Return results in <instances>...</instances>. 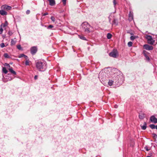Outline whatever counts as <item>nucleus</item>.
<instances>
[{"mask_svg": "<svg viewBox=\"0 0 157 157\" xmlns=\"http://www.w3.org/2000/svg\"><path fill=\"white\" fill-rule=\"evenodd\" d=\"M13 34V33L11 31H9L8 32V34L9 35V36H11Z\"/></svg>", "mask_w": 157, "mask_h": 157, "instance_id": "7c9ffc66", "label": "nucleus"}, {"mask_svg": "<svg viewBox=\"0 0 157 157\" xmlns=\"http://www.w3.org/2000/svg\"><path fill=\"white\" fill-rule=\"evenodd\" d=\"M53 26L52 25H49L48 26V29H50V28H53Z\"/></svg>", "mask_w": 157, "mask_h": 157, "instance_id": "f704fd0d", "label": "nucleus"}, {"mask_svg": "<svg viewBox=\"0 0 157 157\" xmlns=\"http://www.w3.org/2000/svg\"><path fill=\"white\" fill-rule=\"evenodd\" d=\"M145 38L147 39L148 44L152 45L154 43L155 40H153L151 36L146 35L145 36Z\"/></svg>", "mask_w": 157, "mask_h": 157, "instance_id": "7ed1b4c3", "label": "nucleus"}, {"mask_svg": "<svg viewBox=\"0 0 157 157\" xmlns=\"http://www.w3.org/2000/svg\"><path fill=\"white\" fill-rule=\"evenodd\" d=\"M150 120L151 122L155 123H157V119L155 116H151L150 118Z\"/></svg>", "mask_w": 157, "mask_h": 157, "instance_id": "1a4fd4ad", "label": "nucleus"}, {"mask_svg": "<svg viewBox=\"0 0 157 157\" xmlns=\"http://www.w3.org/2000/svg\"><path fill=\"white\" fill-rule=\"evenodd\" d=\"M112 36V35L111 34H110V33H108L107 34V38L109 39H110L111 38Z\"/></svg>", "mask_w": 157, "mask_h": 157, "instance_id": "aec40b11", "label": "nucleus"}, {"mask_svg": "<svg viewBox=\"0 0 157 157\" xmlns=\"http://www.w3.org/2000/svg\"><path fill=\"white\" fill-rule=\"evenodd\" d=\"M24 56H25V55L24 54H20V55H19L18 57L19 58H21V57H24Z\"/></svg>", "mask_w": 157, "mask_h": 157, "instance_id": "2f4dec72", "label": "nucleus"}, {"mask_svg": "<svg viewBox=\"0 0 157 157\" xmlns=\"http://www.w3.org/2000/svg\"><path fill=\"white\" fill-rule=\"evenodd\" d=\"M133 18V15L132 13L131 12V11H130L129 14V19L130 21L132 20Z\"/></svg>", "mask_w": 157, "mask_h": 157, "instance_id": "4468645a", "label": "nucleus"}, {"mask_svg": "<svg viewBox=\"0 0 157 157\" xmlns=\"http://www.w3.org/2000/svg\"><path fill=\"white\" fill-rule=\"evenodd\" d=\"M150 127L152 129L155 128V126L153 124H151L150 125Z\"/></svg>", "mask_w": 157, "mask_h": 157, "instance_id": "5701e85b", "label": "nucleus"}, {"mask_svg": "<svg viewBox=\"0 0 157 157\" xmlns=\"http://www.w3.org/2000/svg\"><path fill=\"white\" fill-rule=\"evenodd\" d=\"M8 45V44H6V46H7Z\"/></svg>", "mask_w": 157, "mask_h": 157, "instance_id": "a18cd8bd", "label": "nucleus"}, {"mask_svg": "<svg viewBox=\"0 0 157 157\" xmlns=\"http://www.w3.org/2000/svg\"><path fill=\"white\" fill-rule=\"evenodd\" d=\"M144 49L147 50H151L153 49L152 46L149 45L148 44H144L143 46Z\"/></svg>", "mask_w": 157, "mask_h": 157, "instance_id": "0eeeda50", "label": "nucleus"}, {"mask_svg": "<svg viewBox=\"0 0 157 157\" xmlns=\"http://www.w3.org/2000/svg\"><path fill=\"white\" fill-rule=\"evenodd\" d=\"M82 28L85 32L88 33L90 31L91 27L87 22H84L82 25Z\"/></svg>", "mask_w": 157, "mask_h": 157, "instance_id": "f03ea898", "label": "nucleus"}, {"mask_svg": "<svg viewBox=\"0 0 157 157\" xmlns=\"http://www.w3.org/2000/svg\"><path fill=\"white\" fill-rule=\"evenodd\" d=\"M46 63L44 61H38L36 63V66L37 68L40 71H43L47 68Z\"/></svg>", "mask_w": 157, "mask_h": 157, "instance_id": "f257e3e1", "label": "nucleus"}, {"mask_svg": "<svg viewBox=\"0 0 157 157\" xmlns=\"http://www.w3.org/2000/svg\"><path fill=\"white\" fill-rule=\"evenodd\" d=\"M24 57L25 58V59H26V60L27 59H29L28 57L27 56L25 55Z\"/></svg>", "mask_w": 157, "mask_h": 157, "instance_id": "58836bf2", "label": "nucleus"}, {"mask_svg": "<svg viewBox=\"0 0 157 157\" xmlns=\"http://www.w3.org/2000/svg\"><path fill=\"white\" fill-rule=\"evenodd\" d=\"M132 43L131 41L129 42L128 43V47H130L132 46Z\"/></svg>", "mask_w": 157, "mask_h": 157, "instance_id": "b1692460", "label": "nucleus"}, {"mask_svg": "<svg viewBox=\"0 0 157 157\" xmlns=\"http://www.w3.org/2000/svg\"><path fill=\"white\" fill-rule=\"evenodd\" d=\"M145 149L147 151H148L149 150V149H148L147 147H145Z\"/></svg>", "mask_w": 157, "mask_h": 157, "instance_id": "ea45409f", "label": "nucleus"}, {"mask_svg": "<svg viewBox=\"0 0 157 157\" xmlns=\"http://www.w3.org/2000/svg\"><path fill=\"white\" fill-rule=\"evenodd\" d=\"M79 37H80V38L82 39V40H86V38L83 36H79Z\"/></svg>", "mask_w": 157, "mask_h": 157, "instance_id": "c756f323", "label": "nucleus"}, {"mask_svg": "<svg viewBox=\"0 0 157 157\" xmlns=\"http://www.w3.org/2000/svg\"><path fill=\"white\" fill-rule=\"evenodd\" d=\"M30 13V11L29 10H27L26 11V13L27 14H29Z\"/></svg>", "mask_w": 157, "mask_h": 157, "instance_id": "e433bc0d", "label": "nucleus"}, {"mask_svg": "<svg viewBox=\"0 0 157 157\" xmlns=\"http://www.w3.org/2000/svg\"><path fill=\"white\" fill-rule=\"evenodd\" d=\"M155 128L156 129H157V125L156 126H155Z\"/></svg>", "mask_w": 157, "mask_h": 157, "instance_id": "c03bdc74", "label": "nucleus"}, {"mask_svg": "<svg viewBox=\"0 0 157 157\" xmlns=\"http://www.w3.org/2000/svg\"><path fill=\"white\" fill-rule=\"evenodd\" d=\"M51 19L52 21H53V22L55 21V17H53V16L51 17Z\"/></svg>", "mask_w": 157, "mask_h": 157, "instance_id": "c85d7f7f", "label": "nucleus"}, {"mask_svg": "<svg viewBox=\"0 0 157 157\" xmlns=\"http://www.w3.org/2000/svg\"><path fill=\"white\" fill-rule=\"evenodd\" d=\"M3 56L5 58H10V56H9V55L7 53H5L4 54Z\"/></svg>", "mask_w": 157, "mask_h": 157, "instance_id": "a211bd4d", "label": "nucleus"}, {"mask_svg": "<svg viewBox=\"0 0 157 157\" xmlns=\"http://www.w3.org/2000/svg\"><path fill=\"white\" fill-rule=\"evenodd\" d=\"M29 59H27L26 60L25 62V64L26 65H29Z\"/></svg>", "mask_w": 157, "mask_h": 157, "instance_id": "393cba45", "label": "nucleus"}, {"mask_svg": "<svg viewBox=\"0 0 157 157\" xmlns=\"http://www.w3.org/2000/svg\"><path fill=\"white\" fill-rule=\"evenodd\" d=\"M145 117V115L144 113H141L139 115V117L140 119H143Z\"/></svg>", "mask_w": 157, "mask_h": 157, "instance_id": "f8f14e48", "label": "nucleus"}, {"mask_svg": "<svg viewBox=\"0 0 157 157\" xmlns=\"http://www.w3.org/2000/svg\"><path fill=\"white\" fill-rule=\"evenodd\" d=\"M147 157H150V156H147Z\"/></svg>", "mask_w": 157, "mask_h": 157, "instance_id": "de8ad7c7", "label": "nucleus"}, {"mask_svg": "<svg viewBox=\"0 0 157 157\" xmlns=\"http://www.w3.org/2000/svg\"><path fill=\"white\" fill-rule=\"evenodd\" d=\"M5 65L7 67V68L9 69L10 72L12 74L14 75H16V72L13 70L12 67H10V66L9 64L6 63H5Z\"/></svg>", "mask_w": 157, "mask_h": 157, "instance_id": "39448f33", "label": "nucleus"}, {"mask_svg": "<svg viewBox=\"0 0 157 157\" xmlns=\"http://www.w3.org/2000/svg\"><path fill=\"white\" fill-rule=\"evenodd\" d=\"M110 56L113 58H116L118 56V53L116 50H113L109 54Z\"/></svg>", "mask_w": 157, "mask_h": 157, "instance_id": "20e7f679", "label": "nucleus"}, {"mask_svg": "<svg viewBox=\"0 0 157 157\" xmlns=\"http://www.w3.org/2000/svg\"><path fill=\"white\" fill-rule=\"evenodd\" d=\"M17 48L19 50H21V47L20 45H19L17 46Z\"/></svg>", "mask_w": 157, "mask_h": 157, "instance_id": "72a5a7b5", "label": "nucleus"}, {"mask_svg": "<svg viewBox=\"0 0 157 157\" xmlns=\"http://www.w3.org/2000/svg\"><path fill=\"white\" fill-rule=\"evenodd\" d=\"M118 106L117 105H115V108H117Z\"/></svg>", "mask_w": 157, "mask_h": 157, "instance_id": "37998d69", "label": "nucleus"}, {"mask_svg": "<svg viewBox=\"0 0 157 157\" xmlns=\"http://www.w3.org/2000/svg\"><path fill=\"white\" fill-rule=\"evenodd\" d=\"M116 0H113V4H114V6H115L117 4V3H116Z\"/></svg>", "mask_w": 157, "mask_h": 157, "instance_id": "c9c22d12", "label": "nucleus"}, {"mask_svg": "<svg viewBox=\"0 0 157 157\" xmlns=\"http://www.w3.org/2000/svg\"><path fill=\"white\" fill-rule=\"evenodd\" d=\"M49 2V5L51 6H53L55 4V2L54 0H48Z\"/></svg>", "mask_w": 157, "mask_h": 157, "instance_id": "ddd939ff", "label": "nucleus"}, {"mask_svg": "<svg viewBox=\"0 0 157 157\" xmlns=\"http://www.w3.org/2000/svg\"><path fill=\"white\" fill-rule=\"evenodd\" d=\"M147 127V123L146 122H144V124L143 126H141V128L143 130L146 129Z\"/></svg>", "mask_w": 157, "mask_h": 157, "instance_id": "dca6fc26", "label": "nucleus"}, {"mask_svg": "<svg viewBox=\"0 0 157 157\" xmlns=\"http://www.w3.org/2000/svg\"><path fill=\"white\" fill-rule=\"evenodd\" d=\"M1 8L5 10L8 11L11 10L12 7L10 6L5 5L2 6L1 7Z\"/></svg>", "mask_w": 157, "mask_h": 157, "instance_id": "423d86ee", "label": "nucleus"}, {"mask_svg": "<svg viewBox=\"0 0 157 157\" xmlns=\"http://www.w3.org/2000/svg\"><path fill=\"white\" fill-rule=\"evenodd\" d=\"M0 46L2 48H4L5 46V44L4 43H1L0 44Z\"/></svg>", "mask_w": 157, "mask_h": 157, "instance_id": "cd10ccee", "label": "nucleus"}, {"mask_svg": "<svg viewBox=\"0 0 157 157\" xmlns=\"http://www.w3.org/2000/svg\"><path fill=\"white\" fill-rule=\"evenodd\" d=\"M113 81L112 80H109V81L108 83L109 86H111L113 85Z\"/></svg>", "mask_w": 157, "mask_h": 157, "instance_id": "6ab92c4d", "label": "nucleus"}, {"mask_svg": "<svg viewBox=\"0 0 157 157\" xmlns=\"http://www.w3.org/2000/svg\"><path fill=\"white\" fill-rule=\"evenodd\" d=\"M147 52L145 50H144L143 51V53L144 56H145L146 59L148 61H149L150 60V59L148 57V56L147 55Z\"/></svg>", "mask_w": 157, "mask_h": 157, "instance_id": "9d476101", "label": "nucleus"}, {"mask_svg": "<svg viewBox=\"0 0 157 157\" xmlns=\"http://www.w3.org/2000/svg\"><path fill=\"white\" fill-rule=\"evenodd\" d=\"M2 31L3 29L2 28H1V29H0V34H1L2 33Z\"/></svg>", "mask_w": 157, "mask_h": 157, "instance_id": "4c0bfd02", "label": "nucleus"}, {"mask_svg": "<svg viewBox=\"0 0 157 157\" xmlns=\"http://www.w3.org/2000/svg\"><path fill=\"white\" fill-rule=\"evenodd\" d=\"M2 71L5 74H6L8 72V71L6 70V68L5 67H4L3 68Z\"/></svg>", "mask_w": 157, "mask_h": 157, "instance_id": "412c9836", "label": "nucleus"}, {"mask_svg": "<svg viewBox=\"0 0 157 157\" xmlns=\"http://www.w3.org/2000/svg\"><path fill=\"white\" fill-rule=\"evenodd\" d=\"M113 24H116V25H117L118 23H116V20L115 19H114L112 22Z\"/></svg>", "mask_w": 157, "mask_h": 157, "instance_id": "a878e982", "label": "nucleus"}, {"mask_svg": "<svg viewBox=\"0 0 157 157\" xmlns=\"http://www.w3.org/2000/svg\"><path fill=\"white\" fill-rule=\"evenodd\" d=\"M38 76L37 75H35L34 77L35 79L36 80L37 79Z\"/></svg>", "mask_w": 157, "mask_h": 157, "instance_id": "a19ab883", "label": "nucleus"}, {"mask_svg": "<svg viewBox=\"0 0 157 157\" xmlns=\"http://www.w3.org/2000/svg\"><path fill=\"white\" fill-rule=\"evenodd\" d=\"M12 79V78H11L10 79H9V80H11Z\"/></svg>", "mask_w": 157, "mask_h": 157, "instance_id": "49530a36", "label": "nucleus"}, {"mask_svg": "<svg viewBox=\"0 0 157 157\" xmlns=\"http://www.w3.org/2000/svg\"><path fill=\"white\" fill-rule=\"evenodd\" d=\"M48 13H45L43 14V16H45L47 15H48Z\"/></svg>", "mask_w": 157, "mask_h": 157, "instance_id": "79ce46f5", "label": "nucleus"}, {"mask_svg": "<svg viewBox=\"0 0 157 157\" xmlns=\"http://www.w3.org/2000/svg\"><path fill=\"white\" fill-rule=\"evenodd\" d=\"M37 48L36 47L34 46L32 47L31 48V52L32 55H34L37 52Z\"/></svg>", "mask_w": 157, "mask_h": 157, "instance_id": "6e6552de", "label": "nucleus"}, {"mask_svg": "<svg viewBox=\"0 0 157 157\" xmlns=\"http://www.w3.org/2000/svg\"><path fill=\"white\" fill-rule=\"evenodd\" d=\"M136 38V37L134 36H131L130 37V39L131 40H134Z\"/></svg>", "mask_w": 157, "mask_h": 157, "instance_id": "bb28decb", "label": "nucleus"}, {"mask_svg": "<svg viewBox=\"0 0 157 157\" xmlns=\"http://www.w3.org/2000/svg\"><path fill=\"white\" fill-rule=\"evenodd\" d=\"M0 14L2 15H6L7 14V12L5 11V10L2 9L0 10Z\"/></svg>", "mask_w": 157, "mask_h": 157, "instance_id": "9b49d317", "label": "nucleus"}, {"mask_svg": "<svg viewBox=\"0 0 157 157\" xmlns=\"http://www.w3.org/2000/svg\"><path fill=\"white\" fill-rule=\"evenodd\" d=\"M16 43V41L13 40V39H11V45L13 46Z\"/></svg>", "mask_w": 157, "mask_h": 157, "instance_id": "f3484780", "label": "nucleus"}, {"mask_svg": "<svg viewBox=\"0 0 157 157\" xmlns=\"http://www.w3.org/2000/svg\"><path fill=\"white\" fill-rule=\"evenodd\" d=\"M152 136L153 138L154 139H157V135L155 133H153L152 134Z\"/></svg>", "mask_w": 157, "mask_h": 157, "instance_id": "4be33fe9", "label": "nucleus"}, {"mask_svg": "<svg viewBox=\"0 0 157 157\" xmlns=\"http://www.w3.org/2000/svg\"><path fill=\"white\" fill-rule=\"evenodd\" d=\"M66 1L67 0H62V2L64 5H66Z\"/></svg>", "mask_w": 157, "mask_h": 157, "instance_id": "473e14b6", "label": "nucleus"}, {"mask_svg": "<svg viewBox=\"0 0 157 157\" xmlns=\"http://www.w3.org/2000/svg\"><path fill=\"white\" fill-rule=\"evenodd\" d=\"M8 25V22L7 21H6L4 24H2L1 25V28L7 26Z\"/></svg>", "mask_w": 157, "mask_h": 157, "instance_id": "2eb2a0df", "label": "nucleus"}]
</instances>
